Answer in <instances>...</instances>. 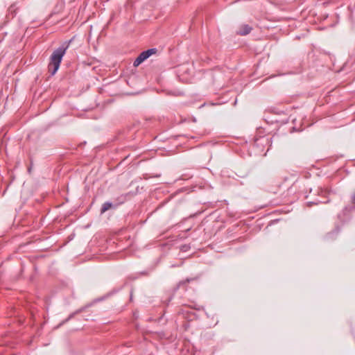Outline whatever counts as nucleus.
Segmentation results:
<instances>
[{"label":"nucleus","mask_w":355,"mask_h":355,"mask_svg":"<svg viewBox=\"0 0 355 355\" xmlns=\"http://www.w3.org/2000/svg\"><path fill=\"white\" fill-rule=\"evenodd\" d=\"M68 46L69 44H63L53 52L51 56V62L49 64V71L51 76H53L58 70Z\"/></svg>","instance_id":"1"},{"label":"nucleus","mask_w":355,"mask_h":355,"mask_svg":"<svg viewBox=\"0 0 355 355\" xmlns=\"http://www.w3.org/2000/svg\"><path fill=\"white\" fill-rule=\"evenodd\" d=\"M157 51L156 49H149L146 51L141 52L139 56L135 60L133 65L135 67L139 66L145 60L148 58L151 55L155 53Z\"/></svg>","instance_id":"2"},{"label":"nucleus","mask_w":355,"mask_h":355,"mask_svg":"<svg viewBox=\"0 0 355 355\" xmlns=\"http://www.w3.org/2000/svg\"><path fill=\"white\" fill-rule=\"evenodd\" d=\"M252 30V28L248 24L244 25L242 28L237 31V34L240 35H246L250 33Z\"/></svg>","instance_id":"3"},{"label":"nucleus","mask_w":355,"mask_h":355,"mask_svg":"<svg viewBox=\"0 0 355 355\" xmlns=\"http://www.w3.org/2000/svg\"><path fill=\"white\" fill-rule=\"evenodd\" d=\"M112 204L110 202H105L102 205V207L101 209V214L105 213L106 211L110 209L112 207Z\"/></svg>","instance_id":"4"},{"label":"nucleus","mask_w":355,"mask_h":355,"mask_svg":"<svg viewBox=\"0 0 355 355\" xmlns=\"http://www.w3.org/2000/svg\"><path fill=\"white\" fill-rule=\"evenodd\" d=\"M73 315H74V313L71 314V315L69 316V318L66 320V321H68L69 320H70L71 318H73Z\"/></svg>","instance_id":"5"},{"label":"nucleus","mask_w":355,"mask_h":355,"mask_svg":"<svg viewBox=\"0 0 355 355\" xmlns=\"http://www.w3.org/2000/svg\"><path fill=\"white\" fill-rule=\"evenodd\" d=\"M12 10H13V7L12 6L9 8V12H12Z\"/></svg>","instance_id":"6"}]
</instances>
